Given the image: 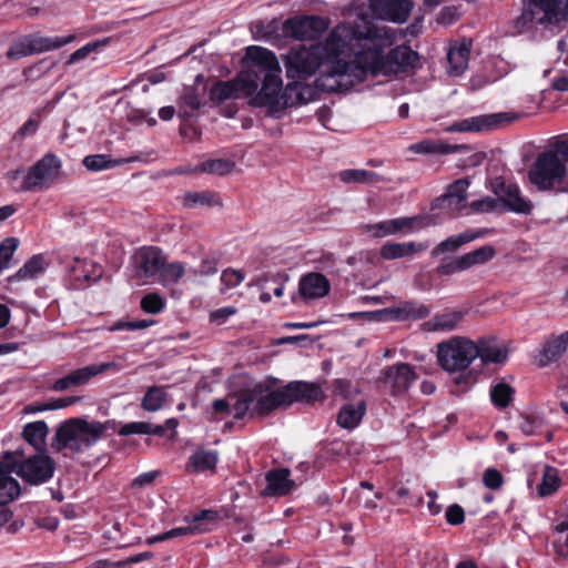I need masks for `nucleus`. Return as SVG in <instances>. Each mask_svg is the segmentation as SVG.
<instances>
[{
    "mask_svg": "<svg viewBox=\"0 0 568 568\" xmlns=\"http://www.w3.org/2000/svg\"><path fill=\"white\" fill-rule=\"evenodd\" d=\"M395 39L393 29L374 26L365 17L353 24H338L324 44L325 52L336 60L325 65L316 78V87L325 92H343L363 82L368 74H395L414 65L418 55L407 45L383 54L384 48Z\"/></svg>",
    "mask_w": 568,
    "mask_h": 568,
    "instance_id": "nucleus-1",
    "label": "nucleus"
},
{
    "mask_svg": "<svg viewBox=\"0 0 568 568\" xmlns=\"http://www.w3.org/2000/svg\"><path fill=\"white\" fill-rule=\"evenodd\" d=\"M246 58L261 72V89L251 100L256 106H268L272 113L282 111L298 104H305L311 100L313 89L301 82L288 83L284 90L281 78V67L276 55L258 45L246 48Z\"/></svg>",
    "mask_w": 568,
    "mask_h": 568,
    "instance_id": "nucleus-2",
    "label": "nucleus"
},
{
    "mask_svg": "<svg viewBox=\"0 0 568 568\" xmlns=\"http://www.w3.org/2000/svg\"><path fill=\"white\" fill-rule=\"evenodd\" d=\"M116 422L92 420L77 417L70 418L57 428L51 447L55 452L68 449L72 453H81L94 446L108 430H116Z\"/></svg>",
    "mask_w": 568,
    "mask_h": 568,
    "instance_id": "nucleus-3",
    "label": "nucleus"
},
{
    "mask_svg": "<svg viewBox=\"0 0 568 568\" xmlns=\"http://www.w3.org/2000/svg\"><path fill=\"white\" fill-rule=\"evenodd\" d=\"M568 140L555 144V152L539 154L529 171L530 182L539 190L555 189L561 183L567 171Z\"/></svg>",
    "mask_w": 568,
    "mask_h": 568,
    "instance_id": "nucleus-4",
    "label": "nucleus"
},
{
    "mask_svg": "<svg viewBox=\"0 0 568 568\" xmlns=\"http://www.w3.org/2000/svg\"><path fill=\"white\" fill-rule=\"evenodd\" d=\"M4 465L14 470L24 483L39 486L48 483L54 475L55 465L45 450L26 456L22 449L4 453Z\"/></svg>",
    "mask_w": 568,
    "mask_h": 568,
    "instance_id": "nucleus-5",
    "label": "nucleus"
},
{
    "mask_svg": "<svg viewBox=\"0 0 568 568\" xmlns=\"http://www.w3.org/2000/svg\"><path fill=\"white\" fill-rule=\"evenodd\" d=\"M61 168V160L53 153H47L26 172L18 169L10 171L8 176L11 180H17L23 175L19 192H42L49 190L59 179Z\"/></svg>",
    "mask_w": 568,
    "mask_h": 568,
    "instance_id": "nucleus-6",
    "label": "nucleus"
},
{
    "mask_svg": "<svg viewBox=\"0 0 568 568\" xmlns=\"http://www.w3.org/2000/svg\"><path fill=\"white\" fill-rule=\"evenodd\" d=\"M248 62L246 70L240 72L231 81H217L210 89V99L213 102L222 103L227 99H237L241 97H255L260 91L261 72L253 65V62L245 57Z\"/></svg>",
    "mask_w": 568,
    "mask_h": 568,
    "instance_id": "nucleus-7",
    "label": "nucleus"
},
{
    "mask_svg": "<svg viewBox=\"0 0 568 568\" xmlns=\"http://www.w3.org/2000/svg\"><path fill=\"white\" fill-rule=\"evenodd\" d=\"M478 346L467 338L453 337L437 346V358L448 373L465 371L478 357Z\"/></svg>",
    "mask_w": 568,
    "mask_h": 568,
    "instance_id": "nucleus-8",
    "label": "nucleus"
},
{
    "mask_svg": "<svg viewBox=\"0 0 568 568\" xmlns=\"http://www.w3.org/2000/svg\"><path fill=\"white\" fill-rule=\"evenodd\" d=\"M568 14V0H524L521 14L517 24L529 28L534 23L546 24L561 21Z\"/></svg>",
    "mask_w": 568,
    "mask_h": 568,
    "instance_id": "nucleus-9",
    "label": "nucleus"
},
{
    "mask_svg": "<svg viewBox=\"0 0 568 568\" xmlns=\"http://www.w3.org/2000/svg\"><path fill=\"white\" fill-rule=\"evenodd\" d=\"M491 192L498 196L503 211L528 215L532 203L526 199L516 183H507L504 178H495L490 183Z\"/></svg>",
    "mask_w": 568,
    "mask_h": 568,
    "instance_id": "nucleus-10",
    "label": "nucleus"
},
{
    "mask_svg": "<svg viewBox=\"0 0 568 568\" xmlns=\"http://www.w3.org/2000/svg\"><path fill=\"white\" fill-rule=\"evenodd\" d=\"M321 67L317 49H307L300 44L292 48L285 57L286 74L292 79H305Z\"/></svg>",
    "mask_w": 568,
    "mask_h": 568,
    "instance_id": "nucleus-11",
    "label": "nucleus"
},
{
    "mask_svg": "<svg viewBox=\"0 0 568 568\" xmlns=\"http://www.w3.org/2000/svg\"><path fill=\"white\" fill-rule=\"evenodd\" d=\"M417 377L414 366L407 363H396L381 371L378 382L383 383L395 396L406 393Z\"/></svg>",
    "mask_w": 568,
    "mask_h": 568,
    "instance_id": "nucleus-12",
    "label": "nucleus"
},
{
    "mask_svg": "<svg viewBox=\"0 0 568 568\" xmlns=\"http://www.w3.org/2000/svg\"><path fill=\"white\" fill-rule=\"evenodd\" d=\"M514 118L509 113L480 114L456 121L444 129L445 132H485L491 131L504 123H509Z\"/></svg>",
    "mask_w": 568,
    "mask_h": 568,
    "instance_id": "nucleus-13",
    "label": "nucleus"
},
{
    "mask_svg": "<svg viewBox=\"0 0 568 568\" xmlns=\"http://www.w3.org/2000/svg\"><path fill=\"white\" fill-rule=\"evenodd\" d=\"M326 27L325 19L321 17L291 18L283 23V33L300 41L314 40Z\"/></svg>",
    "mask_w": 568,
    "mask_h": 568,
    "instance_id": "nucleus-14",
    "label": "nucleus"
},
{
    "mask_svg": "<svg viewBox=\"0 0 568 568\" xmlns=\"http://www.w3.org/2000/svg\"><path fill=\"white\" fill-rule=\"evenodd\" d=\"M368 2L378 18L395 23L406 22L414 7L410 0H368Z\"/></svg>",
    "mask_w": 568,
    "mask_h": 568,
    "instance_id": "nucleus-15",
    "label": "nucleus"
},
{
    "mask_svg": "<svg viewBox=\"0 0 568 568\" xmlns=\"http://www.w3.org/2000/svg\"><path fill=\"white\" fill-rule=\"evenodd\" d=\"M282 389L285 396V402H287V406L295 402L313 403L324 398V393L321 386L316 383L294 381L290 382Z\"/></svg>",
    "mask_w": 568,
    "mask_h": 568,
    "instance_id": "nucleus-16",
    "label": "nucleus"
},
{
    "mask_svg": "<svg viewBox=\"0 0 568 568\" xmlns=\"http://www.w3.org/2000/svg\"><path fill=\"white\" fill-rule=\"evenodd\" d=\"M266 390L267 387H265L262 383L255 384L253 386V414L264 416L276 408L287 407V402H285V396L282 388L273 392Z\"/></svg>",
    "mask_w": 568,
    "mask_h": 568,
    "instance_id": "nucleus-17",
    "label": "nucleus"
},
{
    "mask_svg": "<svg viewBox=\"0 0 568 568\" xmlns=\"http://www.w3.org/2000/svg\"><path fill=\"white\" fill-rule=\"evenodd\" d=\"M165 257L158 247H144L135 256L136 275L139 277L149 278L158 276Z\"/></svg>",
    "mask_w": 568,
    "mask_h": 568,
    "instance_id": "nucleus-18",
    "label": "nucleus"
},
{
    "mask_svg": "<svg viewBox=\"0 0 568 568\" xmlns=\"http://www.w3.org/2000/svg\"><path fill=\"white\" fill-rule=\"evenodd\" d=\"M419 222V217H397L393 220H386L378 222L376 224H365L363 225V231L365 233L372 234L374 237H385L389 235H395L403 231H412L415 225Z\"/></svg>",
    "mask_w": 568,
    "mask_h": 568,
    "instance_id": "nucleus-19",
    "label": "nucleus"
},
{
    "mask_svg": "<svg viewBox=\"0 0 568 568\" xmlns=\"http://www.w3.org/2000/svg\"><path fill=\"white\" fill-rule=\"evenodd\" d=\"M470 185L468 179H459L453 182L447 192L436 199L434 206L446 209L448 212H458L467 200V190Z\"/></svg>",
    "mask_w": 568,
    "mask_h": 568,
    "instance_id": "nucleus-20",
    "label": "nucleus"
},
{
    "mask_svg": "<svg viewBox=\"0 0 568 568\" xmlns=\"http://www.w3.org/2000/svg\"><path fill=\"white\" fill-rule=\"evenodd\" d=\"M329 281L317 272L303 275L298 282V293L304 300H316L324 297L329 292Z\"/></svg>",
    "mask_w": 568,
    "mask_h": 568,
    "instance_id": "nucleus-21",
    "label": "nucleus"
},
{
    "mask_svg": "<svg viewBox=\"0 0 568 568\" xmlns=\"http://www.w3.org/2000/svg\"><path fill=\"white\" fill-rule=\"evenodd\" d=\"M487 234L486 230H466L462 233L450 235L446 240L439 242L433 250L432 256L438 257L445 253H455L463 245L471 243L473 241L480 239Z\"/></svg>",
    "mask_w": 568,
    "mask_h": 568,
    "instance_id": "nucleus-22",
    "label": "nucleus"
},
{
    "mask_svg": "<svg viewBox=\"0 0 568 568\" xmlns=\"http://www.w3.org/2000/svg\"><path fill=\"white\" fill-rule=\"evenodd\" d=\"M291 471L287 468L272 469L266 473L267 486L263 489V496H285L294 488V481L290 478Z\"/></svg>",
    "mask_w": 568,
    "mask_h": 568,
    "instance_id": "nucleus-23",
    "label": "nucleus"
},
{
    "mask_svg": "<svg viewBox=\"0 0 568 568\" xmlns=\"http://www.w3.org/2000/svg\"><path fill=\"white\" fill-rule=\"evenodd\" d=\"M430 310L420 302H405L397 307H389L381 311L387 318L393 321L422 320L429 315Z\"/></svg>",
    "mask_w": 568,
    "mask_h": 568,
    "instance_id": "nucleus-24",
    "label": "nucleus"
},
{
    "mask_svg": "<svg viewBox=\"0 0 568 568\" xmlns=\"http://www.w3.org/2000/svg\"><path fill=\"white\" fill-rule=\"evenodd\" d=\"M471 51V41L463 40L460 43L449 48L447 53L448 74L452 77L462 75L468 67L469 54Z\"/></svg>",
    "mask_w": 568,
    "mask_h": 568,
    "instance_id": "nucleus-25",
    "label": "nucleus"
},
{
    "mask_svg": "<svg viewBox=\"0 0 568 568\" xmlns=\"http://www.w3.org/2000/svg\"><path fill=\"white\" fill-rule=\"evenodd\" d=\"M428 248L427 243H417V242H405V243H396V242H386L382 245L379 250V255L383 260L392 261L397 258H404L407 256L415 255L417 253L424 252Z\"/></svg>",
    "mask_w": 568,
    "mask_h": 568,
    "instance_id": "nucleus-26",
    "label": "nucleus"
},
{
    "mask_svg": "<svg viewBox=\"0 0 568 568\" xmlns=\"http://www.w3.org/2000/svg\"><path fill=\"white\" fill-rule=\"evenodd\" d=\"M568 347V331L550 336L544 344L539 354V366L545 367L550 363L557 362Z\"/></svg>",
    "mask_w": 568,
    "mask_h": 568,
    "instance_id": "nucleus-27",
    "label": "nucleus"
},
{
    "mask_svg": "<svg viewBox=\"0 0 568 568\" xmlns=\"http://www.w3.org/2000/svg\"><path fill=\"white\" fill-rule=\"evenodd\" d=\"M365 413L366 402L364 399L346 403L339 409L337 424L344 429H354L359 425Z\"/></svg>",
    "mask_w": 568,
    "mask_h": 568,
    "instance_id": "nucleus-28",
    "label": "nucleus"
},
{
    "mask_svg": "<svg viewBox=\"0 0 568 568\" xmlns=\"http://www.w3.org/2000/svg\"><path fill=\"white\" fill-rule=\"evenodd\" d=\"M217 462V450L199 448L189 457L186 470L190 473L214 470Z\"/></svg>",
    "mask_w": 568,
    "mask_h": 568,
    "instance_id": "nucleus-29",
    "label": "nucleus"
},
{
    "mask_svg": "<svg viewBox=\"0 0 568 568\" xmlns=\"http://www.w3.org/2000/svg\"><path fill=\"white\" fill-rule=\"evenodd\" d=\"M11 473H14V470H9L3 458L0 462V505L13 501L21 493L20 484L10 476Z\"/></svg>",
    "mask_w": 568,
    "mask_h": 568,
    "instance_id": "nucleus-30",
    "label": "nucleus"
},
{
    "mask_svg": "<svg viewBox=\"0 0 568 568\" xmlns=\"http://www.w3.org/2000/svg\"><path fill=\"white\" fill-rule=\"evenodd\" d=\"M29 37L33 54L60 49L75 39L72 34L67 37H42L39 33H30Z\"/></svg>",
    "mask_w": 568,
    "mask_h": 568,
    "instance_id": "nucleus-31",
    "label": "nucleus"
},
{
    "mask_svg": "<svg viewBox=\"0 0 568 568\" xmlns=\"http://www.w3.org/2000/svg\"><path fill=\"white\" fill-rule=\"evenodd\" d=\"M49 434V428L45 422L37 420L28 423L23 427L22 436L24 440L30 444L36 450H45V438Z\"/></svg>",
    "mask_w": 568,
    "mask_h": 568,
    "instance_id": "nucleus-32",
    "label": "nucleus"
},
{
    "mask_svg": "<svg viewBox=\"0 0 568 568\" xmlns=\"http://www.w3.org/2000/svg\"><path fill=\"white\" fill-rule=\"evenodd\" d=\"M464 148V145H449L440 140H423L412 144L409 150L418 154H449Z\"/></svg>",
    "mask_w": 568,
    "mask_h": 568,
    "instance_id": "nucleus-33",
    "label": "nucleus"
},
{
    "mask_svg": "<svg viewBox=\"0 0 568 568\" xmlns=\"http://www.w3.org/2000/svg\"><path fill=\"white\" fill-rule=\"evenodd\" d=\"M183 205L186 207H212L221 206L222 200L213 191L186 192L183 196Z\"/></svg>",
    "mask_w": 568,
    "mask_h": 568,
    "instance_id": "nucleus-34",
    "label": "nucleus"
},
{
    "mask_svg": "<svg viewBox=\"0 0 568 568\" xmlns=\"http://www.w3.org/2000/svg\"><path fill=\"white\" fill-rule=\"evenodd\" d=\"M496 255V250L493 245H483L474 251L465 253L459 256L465 271L470 270L477 265H484L491 261Z\"/></svg>",
    "mask_w": 568,
    "mask_h": 568,
    "instance_id": "nucleus-35",
    "label": "nucleus"
},
{
    "mask_svg": "<svg viewBox=\"0 0 568 568\" xmlns=\"http://www.w3.org/2000/svg\"><path fill=\"white\" fill-rule=\"evenodd\" d=\"M202 93L194 87H186L180 98L179 111L183 118H191L203 105Z\"/></svg>",
    "mask_w": 568,
    "mask_h": 568,
    "instance_id": "nucleus-36",
    "label": "nucleus"
},
{
    "mask_svg": "<svg viewBox=\"0 0 568 568\" xmlns=\"http://www.w3.org/2000/svg\"><path fill=\"white\" fill-rule=\"evenodd\" d=\"M116 367L114 363H101L98 365H88L78 369L72 371L68 374L71 378V383L74 387L85 385L92 377Z\"/></svg>",
    "mask_w": 568,
    "mask_h": 568,
    "instance_id": "nucleus-37",
    "label": "nucleus"
},
{
    "mask_svg": "<svg viewBox=\"0 0 568 568\" xmlns=\"http://www.w3.org/2000/svg\"><path fill=\"white\" fill-rule=\"evenodd\" d=\"M118 434L123 437H126L130 435L164 436L165 428H164V426H154L153 424L146 423V422H131L128 424H123L118 429Z\"/></svg>",
    "mask_w": 568,
    "mask_h": 568,
    "instance_id": "nucleus-38",
    "label": "nucleus"
},
{
    "mask_svg": "<svg viewBox=\"0 0 568 568\" xmlns=\"http://www.w3.org/2000/svg\"><path fill=\"white\" fill-rule=\"evenodd\" d=\"M464 317V313L459 311L445 312L443 314L435 315L427 325L433 331L449 332L455 329Z\"/></svg>",
    "mask_w": 568,
    "mask_h": 568,
    "instance_id": "nucleus-39",
    "label": "nucleus"
},
{
    "mask_svg": "<svg viewBox=\"0 0 568 568\" xmlns=\"http://www.w3.org/2000/svg\"><path fill=\"white\" fill-rule=\"evenodd\" d=\"M185 267L180 262H172L165 264L163 263V266L158 275L159 282L164 287H170L175 285L185 274Z\"/></svg>",
    "mask_w": 568,
    "mask_h": 568,
    "instance_id": "nucleus-40",
    "label": "nucleus"
},
{
    "mask_svg": "<svg viewBox=\"0 0 568 568\" xmlns=\"http://www.w3.org/2000/svg\"><path fill=\"white\" fill-rule=\"evenodd\" d=\"M339 179L345 183L363 184H373L382 181L377 173L362 169L344 170L339 173Z\"/></svg>",
    "mask_w": 568,
    "mask_h": 568,
    "instance_id": "nucleus-41",
    "label": "nucleus"
},
{
    "mask_svg": "<svg viewBox=\"0 0 568 568\" xmlns=\"http://www.w3.org/2000/svg\"><path fill=\"white\" fill-rule=\"evenodd\" d=\"M129 162V160H112L106 154H92L84 156L82 163L84 168L89 171L98 172L102 170H106L110 168H114L121 165L123 163Z\"/></svg>",
    "mask_w": 568,
    "mask_h": 568,
    "instance_id": "nucleus-42",
    "label": "nucleus"
},
{
    "mask_svg": "<svg viewBox=\"0 0 568 568\" xmlns=\"http://www.w3.org/2000/svg\"><path fill=\"white\" fill-rule=\"evenodd\" d=\"M166 400L164 387L152 386L148 389L141 400V407L146 412L160 410Z\"/></svg>",
    "mask_w": 568,
    "mask_h": 568,
    "instance_id": "nucleus-43",
    "label": "nucleus"
},
{
    "mask_svg": "<svg viewBox=\"0 0 568 568\" xmlns=\"http://www.w3.org/2000/svg\"><path fill=\"white\" fill-rule=\"evenodd\" d=\"M478 357H480L481 362L485 364H503L507 359V352L496 344L481 343L480 346H478Z\"/></svg>",
    "mask_w": 568,
    "mask_h": 568,
    "instance_id": "nucleus-44",
    "label": "nucleus"
},
{
    "mask_svg": "<svg viewBox=\"0 0 568 568\" xmlns=\"http://www.w3.org/2000/svg\"><path fill=\"white\" fill-rule=\"evenodd\" d=\"M514 388L507 383L500 382L491 387L490 399L498 408H506L513 400Z\"/></svg>",
    "mask_w": 568,
    "mask_h": 568,
    "instance_id": "nucleus-45",
    "label": "nucleus"
},
{
    "mask_svg": "<svg viewBox=\"0 0 568 568\" xmlns=\"http://www.w3.org/2000/svg\"><path fill=\"white\" fill-rule=\"evenodd\" d=\"M44 270V260L41 255H33L22 267L13 275L17 281L32 278Z\"/></svg>",
    "mask_w": 568,
    "mask_h": 568,
    "instance_id": "nucleus-46",
    "label": "nucleus"
},
{
    "mask_svg": "<svg viewBox=\"0 0 568 568\" xmlns=\"http://www.w3.org/2000/svg\"><path fill=\"white\" fill-rule=\"evenodd\" d=\"M254 406V393L253 387L248 389H244L237 396L233 407L231 408L234 412V418L242 419L250 410L253 412Z\"/></svg>",
    "mask_w": 568,
    "mask_h": 568,
    "instance_id": "nucleus-47",
    "label": "nucleus"
},
{
    "mask_svg": "<svg viewBox=\"0 0 568 568\" xmlns=\"http://www.w3.org/2000/svg\"><path fill=\"white\" fill-rule=\"evenodd\" d=\"M235 163L226 159L207 160L200 164L199 170L204 173L226 175L233 171Z\"/></svg>",
    "mask_w": 568,
    "mask_h": 568,
    "instance_id": "nucleus-48",
    "label": "nucleus"
},
{
    "mask_svg": "<svg viewBox=\"0 0 568 568\" xmlns=\"http://www.w3.org/2000/svg\"><path fill=\"white\" fill-rule=\"evenodd\" d=\"M559 487V477L557 469L547 466L544 470L542 480L538 487L540 496H549Z\"/></svg>",
    "mask_w": 568,
    "mask_h": 568,
    "instance_id": "nucleus-49",
    "label": "nucleus"
},
{
    "mask_svg": "<svg viewBox=\"0 0 568 568\" xmlns=\"http://www.w3.org/2000/svg\"><path fill=\"white\" fill-rule=\"evenodd\" d=\"M32 54L33 51L29 34L12 43L6 53L9 60H18Z\"/></svg>",
    "mask_w": 568,
    "mask_h": 568,
    "instance_id": "nucleus-50",
    "label": "nucleus"
},
{
    "mask_svg": "<svg viewBox=\"0 0 568 568\" xmlns=\"http://www.w3.org/2000/svg\"><path fill=\"white\" fill-rule=\"evenodd\" d=\"M19 246V240L7 237L0 244V272L8 268L10 261Z\"/></svg>",
    "mask_w": 568,
    "mask_h": 568,
    "instance_id": "nucleus-51",
    "label": "nucleus"
},
{
    "mask_svg": "<svg viewBox=\"0 0 568 568\" xmlns=\"http://www.w3.org/2000/svg\"><path fill=\"white\" fill-rule=\"evenodd\" d=\"M164 305V300L158 293H149L141 300V308L148 314H159Z\"/></svg>",
    "mask_w": 568,
    "mask_h": 568,
    "instance_id": "nucleus-52",
    "label": "nucleus"
},
{
    "mask_svg": "<svg viewBox=\"0 0 568 568\" xmlns=\"http://www.w3.org/2000/svg\"><path fill=\"white\" fill-rule=\"evenodd\" d=\"M465 272L459 256L450 261H443L437 267L436 273L442 276H452L456 273Z\"/></svg>",
    "mask_w": 568,
    "mask_h": 568,
    "instance_id": "nucleus-53",
    "label": "nucleus"
},
{
    "mask_svg": "<svg viewBox=\"0 0 568 568\" xmlns=\"http://www.w3.org/2000/svg\"><path fill=\"white\" fill-rule=\"evenodd\" d=\"M470 207L475 212H487V213L494 212L497 210H501L500 205H499L498 196H496V197L486 196L484 199L473 201L470 203Z\"/></svg>",
    "mask_w": 568,
    "mask_h": 568,
    "instance_id": "nucleus-54",
    "label": "nucleus"
},
{
    "mask_svg": "<svg viewBox=\"0 0 568 568\" xmlns=\"http://www.w3.org/2000/svg\"><path fill=\"white\" fill-rule=\"evenodd\" d=\"M244 280V274L239 270L227 268L222 272L221 282L226 288H234L239 286Z\"/></svg>",
    "mask_w": 568,
    "mask_h": 568,
    "instance_id": "nucleus-55",
    "label": "nucleus"
},
{
    "mask_svg": "<svg viewBox=\"0 0 568 568\" xmlns=\"http://www.w3.org/2000/svg\"><path fill=\"white\" fill-rule=\"evenodd\" d=\"M103 42L101 41H92V42H89L88 44L77 49L70 57H69V60H68V64H73L80 60H83L85 59L91 52L95 51L100 45H102Z\"/></svg>",
    "mask_w": 568,
    "mask_h": 568,
    "instance_id": "nucleus-56",
    "label": "nucleus"
},
{
    "mask_svg": "<svg viewBox=\"0 0 568 568\" xmlns=\"http://www.w3.org/2000/svg\"><path fill=\"white\" fill-rule=\"evenodd\" d=\"M483 483L489 489H499L503 486L504 478L497 469L488 468L483 475Z\"/></svg>",
    "mask_w": 568,
    "mask_h": 568,
    "instance_id": "nucleus-57",
    "label": "nucleus"
},
{
    "mask_svg": "<svg viewBox=\"0 0 568 568\" xmlns=\"http://www.w3.org/2000/svg\"><path fill=\"white\" fill-rule=\"evenodd\" d=\"M334 394L344 399L352 398L354 394H358V389L347 379H336L334 383Z\"/></svg>",
    "mask_w": 568,
    "mask_h": 568,
    "instance_id": "nucleus-58",
    "label": "nucleus"
},
{
    "mask_svg": "<svg viewBox=\"0 0 568 568\" xmlns=\"http://www.w3.org/2000/svg\"><path fill=\"white\" fill-rule=\"evenodd\" d=\"M216 262L214 258L205 257L199 267L190 268L189 273L193 276H207L216 273Z\"/></svg>",
    "mask_w": 568,
    "mask_h": 568,
    "instance_id": "nucleus-59",
    "label": "nucleus"
},
{
    "mask_svg": "<svg viewBox=\"0 0 568 568\" xmlns=\"http://www.w3.org/2000/svg\"><path fill=\"white\" fill-rule=\"evenodd\" d=\"M445 516L447 523L454 526L460 525L465 520L464 509L457 504L450 505L447 508Z\"/></svg>",
    "mask_w": 568,
    "mask_h": 568,
    "instance_id": "nucleus-60",
    "label": "nucleus"
},
{
    "mask_svg": "<svg viewBox=\"0 0 568 568\" xmlns=\"http://www.w3.org/2000/svg\"><path fill=\"white\" fill-rule=\"evenodd\" d=\"M81 400L79 396H70L47 402L49 410L61 409Z\"/></svg>",
    "mask_w": 568,
    "mask_h": 568,
    "instance_id": "nucleus-61",
    "label": "nucleus"
},
{
    "mask_svg": "<svg viewBox=\"0 0 568 568\" xmlns=\"http://www.w3.org/2000/svg\"><path fill=\"white\" fill-rule=\"evenodd\" d=\"M39 128V121L30 118L27 120V122L19 129V131L16 133L18 138L23 139L27 135H33Z\"/></svg>",
    "mask_w": 568,
    "mask_h": 568,
    "instance_id": "nucleus-62",
    "label": "nucleus"
},
{
    "mask_svg": "<svg viewBox=\"0 0 568 568\" xmlns=\"http://www.w3.org/2000/svg\"><path fill=\"white\" fill-rule=\"evenodd\" d=\"M158 475H159L158 470L143 473V474L139 475L136 478H134L132 485L135 487H143V486L150 485L158 477Z\"/></svg>",
    "mask_w": 568,
    "mask_h": 568,
    "instance_id": "nucleus-63",
    "label": "nucleus"
},
{
    "mask_svg": "<svg viewBox=\"0 0 568 568\" xmlns=\"http://www.w3.org/2000/svg\"><path fill=\"white\" fill-rule=\"evenodd\" d=\"M235 308L233 307H223L219 308L211 313V318L219 324H222L226 318H229L231 315L235 314Z\"/></svg>",
    "mask_w": 568,
    "mask_h": 568,
    "instance_id": "nucleus-64",
    "label": "nucleus"
}]
</instances>
